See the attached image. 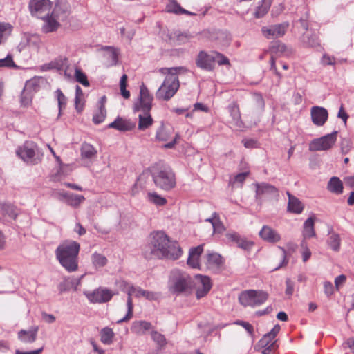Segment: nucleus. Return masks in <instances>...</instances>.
<instances>
[{"mask_svg": "<svg viewBox=\"0 0 354 354\" xmlns=\"http://www.w3.org/2000/svg\"><path fill=\"white\" fill-rule=\"evenodd\" d=\"M341 151L343 154H347L351 149V141L349 138H342L341 143Z\"/></svg>", "mask_w": 354, "mask_h": 354, "instance_id": "nucleus-56", "label": "nucleus"}, {"mask_svg": "<svg viewBox=\"0 0 354 354\" xmlns=\"http://www.w3.org/2000/svg\"><path fill=\"white\" fill-rule=\"evenodd\" d=\"M338 131H334L319 138L314 139L309 145L310 151H326L330 149L337 140Z\"/></svg>", "mask_w": 354, "mask_h": 354, "instance_id": "nucleus-9", "label": "nucleus"}, {"mask_svg": "<svg viewBox=\"0 0 354 354\" xmlns=\"http://www.w3.org/2000/svg\"><path fill=\"white\" fill-rule=\"evenodd\" d=\"M196 278L199 279L201 283V287H198L196 292V297L199 299L209 292L212 288V283L210 278L207 276L196 274Z\"/></svg>", "mask_w": 354, "mask_h": 354, "instance_id": "nucleus-22", "label": "nucleus"}, {"mask_svg": "<svg viewBox=\"0 0 354 354\" xmlns=\"http://www.w3.org/2000/svg\"><path fill=\"white\" fill-rule=\"evenodd\" d=\"M192 37V35L187 32H180L179 31H174L169 35V39L178 45L188 42Z\"/></svg>", "mask_w": 354, "mask_h": 354, "instance_id": "nucleus-29", "label": "nucleus"}, {"mask_svg": "<svg viewBox=\"0 0 354 354\" xmlns=\"http://www.w3.org/2000/svg\"><path fill=\"white\" fill-rule=\"evenodd\" d=\"M289 26L290 24L288 21H283L281 24L263 26L261 31L266 39L279 38L283 37L286 33Z\"/></svg>", "mask_w": 354, "mask_h": 354, "instance_id": "nucleus-11", "label": "nucleus"}, {"mask_svg": "<svg viewBox=\"0 0 354 354\" xmlns=\"http://www.w3.org/2000/svg\"><path fill=\"white\" fill-rule=\"evenodd\" d=\"M169 135L166 131L163 124H162L157 130L156 133V138L160 141L167 140Z\"/></svg>", "mask_w": 354, "mask_h": 354, "instance_id": "nucleus-54", "label": "nucleus"}, {"mask_svg": "<svg viewBox=\"0 0 354 354\" xmlns=\"http://www.w3.org/2000/svg\"><path fill=\"white\" fill-rule=\"evenodd\" d=\"M182 7L176 0H171L169 5L167 6V12L179 15Z\"/></svg>", "mask_w": 354, "mask_h": 354, "instance_id": "nucleus-53", "label": "nucleus"}, {"mask_svg": "<svg viewBox=\"0 0 354 354\" xmlns=\"http://www.w3.org/2000/svg\"><path fill=\"white\" fill-rule=\"evenodd\" d=\"M52 7L50 0H30L28 8L32 16L41 19L43 13L49 12Z\"/></svg>", "mask_w": 354, "mask_h": 354, "instance_id": "nucleus-12", "label": "nucleus"}, {"mask_svg": "<svg viewBox=\"0 0 354 354\" xmlns=\"http://www.w3.org/2000/svg\"><path fill=\"white\" fill-rule=\"evenodd\" d=\"M192 283V279L188 274L178 269L173 270L170 272L168 281L169 291L173 295H179L190 290Z\"/></svg>", "mask_w": 354, "mask_h": 354, "instance_id": "nucleus-4", "label": "nucleus"}, {"mask_svg": "<svg viewBox=\"0 0 354 354\" xmlns=\"http://www.w3.org/2000/svg\"><path fill=\"white\" fill-rule=\"evenodd\" d=\"M80 245L75 241H67L57 246L55 256L60 265L68 272H73L78 268V254Z\"/></svg>", "mask_w": 354, "mask_h": 354, "instance_id": "nucleus-2", "label": "nucleus"}, {"mask_svg": "<svg viewBox=\"0 0 354 354\" xmlns=\"http://www.w3.org/2000/svg\"><path fill=\"white\" fill-rule=\"evenodd\" d=\"M259 235L263 240L270 243H276L281 239L277 230L268 225H263L259 231Z\"/></svg>", "mask_w": 354, "mask_h": 354, "instance_id": "nucleus-21", "label": "nucleus"}, {"mask_svg": "<svg viewBox=\"0 0 354 354\" xmlns=\"http://www.w3.org/2000/svg\"><path fill=\"white\" fill-rule=\"evenodd\" d=\"M147 198L150 202L159 206H163L167 202L165 198L162 197L156 192H149L147 194Z\"/></svg>", "mask_w": 354, "mask_h": 354, "instance_id": "nucleus-44", "label": "nucleus"}, {"mask_svg": "<svg viewBox=\"0 0 354 354\" xmlns=\"http://www.w3.org/2000/svg\"><path fill=\"white\" fill-rule=\"evenodd\" d=\"M249 175V172L245 171L236 174L234 177V183H239L241 185L245 180L246 177Z\"/></svg>", "mask_w": 354, "mask_h": 354, "instance_id": "nucleus-64", "label": "nucleus"}, {"mask_svg": "<svg viewBox=\"0 0 354 354\" xmlns=\"http://www.w3.org/2000/svg\"><path fill=\"white\" fill-rule=\"evenodd\" d=\"M213 57L214 59V64L216 62L220 66L230 64L229 59L219 52L213 51Z\"/></svg>", "mask_w": 354, "mask_h": 354, "instance_id": "nucleus-51", "label": "nucleus"}, {"mask_svg": "<svg viewBox=\"0 0 354 354\" xmlns=\"http://www.w3.org/2000/svg\"><path fill=\"white\" fill-rule=\"evenodd\" d=\"M327 189L335 194H342L344 186L342 180L337 176L330 178L327 184Z\"/></svg>", "mask_w": 354, "mask_h": 354, "instance_id": "nucleus-28", "label": "nucleus"}, {"mask_svg": "<svg viewBox=\"0 0 354 354\" xmlns=\"http://www.w3.org/2000/svg\"><path fill=\"white\" fill-rule=\"evenodd\" d=\"M302 42L306 46H316L319 45L318 37L315 33L304 34L302 36Z\"/></svg>", "mask_w": 354, "mask_h": 354, "instance_id": "nucleus-41", "label": "nucleus"}, {"mask_svg": "<svg viewBox=\"0 0 354 354\" xmlns=\"http://www.w3.org/2000/svg\"><path fill=\"white\" fill-rule=\"evenodd\" d=\"M38 330V326H33L28 330L22 329L17 333V337L24 343H33L37 339Z\"/></svg>", "mask_w": 354, "mask_h": 354, "instance_id": "nucleus-24", "label": "nucleus"}, {"mask_svg": "<svg viewBox=\"0 0 354 354\" xmlns=\"http://www.w3.org/2000/svg\"><path fill=\"white\" fill-rule=\"evenodd\" d=\"M114 335L115 334L111 328H103L100 331V340L103 344L109 345L113 342Z\"/></svg>", "mask_w": 354, "mask_h": 354, "instance_id": "nucleus-37", "label": "nucleus"}, {"mask_svg": "<svg viewBox=\"0 0 354 354\" xmlns=\"http://www.w3.org/2000/svg\"><path fill=\"white\" fill-rule=\"evenodd\" d=\"M42 80L41 77H35L28 81H26L24 86L25 91H28V93L34 94L39 91L40 83Z\"/></svg>", "mask_w": 354, "mask_h": 354, "instance_id": "nucleus-31", "label": "nucleus"}, {"mask_svg": "<svg viewBox=\"0 0 354 354\" xmlns=\"http://www.w3.org/2000/svg\"><path fill=\"white\" fill-rule=\"evenodd\" d=\"M286 50V46L281 41L277 40L271 43L270 46V50L272 53L282 54Z\"/></svg>", "mask_w": 354, "mask_h": 354, "instance_id": "nucleus-46", "label": "nucleus"}, {"mask_svg": "<svg viewBox=\"0 0 354 354\" xmlns=\"http://www.w3.org/2000/svg\"><path fill=\"white\" fill-rule=\"evenodd\" d=\"M84 295L91 304H103L109 301L118 294L106 288L99 287L93 291H84Z\"/></svg>", "mask_w": 354, "mask_h": 354, "instance_id": "nucleus-8", "label": "nucleus"}, {"mask_svg": "<svg viewBox=\"0 0 354 354\" xmlns=\"http://www.w3.org/2000/svg\"><path fill=\"white\" fill-rule=\"evenodd\" d=\"M77 284H78V281H75V280H74V279L70 280L68 279H64L57 286V289L59 290V293L60 295H62V293H64L65 292L69 291L73 287H74V289L76 290V286Z\"/></svg>", "mask_w": 354, "mask_h": 354, "instance_id": "nucleus-35", "label": "nucleus"}, {"mask_svg": "<svg viewBox=\"0 0 354 354\" xmlns=\"http://www.w3.org/2000/svg\"><path fill=\"white\" fill-rule=\"evenodd\" d=\"M228 111L232 117L233 124L238 128L243 127V122L241 120L239 106L236 103H232L228 106Z\"/></svg>", "mask_w": 354, "mask_h": 354, "instance_id": "nucleus-27", "label": "nucleus"}, {"mask_svg": "<svg viewBox=\"0 0 354 354\" xmlns=\"http://www.w3.org/2000/svg\"><path fill=\"white\" fill-rule=\"evenodd\" d=\"M102 49L107 51L105 56L111 60V66H115L118 62V53L116 49L112 46H104Z\"/></svg>", "mask_w": 354, "mask_h": 354, "instance_id": "nucleus-43", "label": "nucleus"}, {"mask_svg": "<svg viewBox=\"0 0 354 354\" xmlns=\"http://www.w3.org/2000/svg\"><path fill=\"white\" fill-rule=\"evenodd\" d=\"M227 239L236 244L237 247L242 250L250 252L253 248L254 243L242 237L236 232L226 234Z\"/></svg>", "mask_w": 354, "mask_h": 354, "instance_id": "nucleus-20", "label": "nucleus"}, {"mask_svg": "<svg viewBox=\"0 0 354 354\" xmlns=\"http://www.w3.org/2000/svg\"><path fill=\"white\" fill-rule=\"evenodd\" d=\"M151 335L152 339L159 346L160 348H162L167 344V339L165 337L158 331H151Z\"/></svg>", "mask_w": 354, "mask_h": 354, "instance_id": "nucleus-50", "label": "nucleus"}, {"mask_svg": "<svg viewBox=\"0 0 354 354\" xmlns=\"http://www.w3.org/2000/svg\"><path fill=\"white\" fill-rule=\"evenodd\" d=\"M57 198L75 208L79 207L80 205L85 200L84 196L82 195H78L64 191L57 193Z\"/></svg>", "mask_w": 354, "mask_h": 354, "instance_id": "nucleus-15", "label": "nucleus"}, {"mask_svg": "<svg viewBox=\"0 0 354 354\" xmlns=\"http://www.w3.org/2000/svg\"><path fill=\"white\" fill-rule=\"evenodd\" d=\"M261 347L263 348L262 354H272L273 351L278 348V344L277 341H274L272 344Z\"/></svg>", "mask_w": 354, "mask_h": 354, "instance_id": "nucleus-60", "label": "nucleus"}, {"mask_svg": "<svg viewBox=\"0 0 354 354\" xmlns=\"http://www.w3.org/2000/svg\"><path fill=\"white\" fill-rule=\"evenodd\" d=\"M272 0H263V3L259 6L254 13L255 18L264 17L268 12Z\"/></svg>", "mask_w": 354, "mask_h": 354, "instance_id": "nucleus-38", "label": "nucleus"}, {"mask_svg": "<svg viewBox=\"0 0 354 354\" xmlns=\"http://www.w3.org/2000/svg\"><path fill=\"white\" fill-rule=\"evenodd\" d=\"M16 155L28 165L39 164L44 153L38 145L33 141H26L16 149Z\"/></svg>", "mask_w": 354, "mask_h": 354, "instance_id": "nucleus-5", "label": "nucleus"}, {"mask_svg": "<svg viewBox=\"0 0 354 354\" xmlns=\"http://www.w3.org/2000/svg\"><path fill=\"white\" fill-rule=\"evenodd\" d=\"M327 245L333 251L338 252L340 249L341 239L338 234L332 233L327 239Z\"/></svg>", "mask_w": 354, "mask_h": 354, "instance_id": "nucleus-39", "label": "nucleus"}, {"mask_svg": "<svg viewBox=\"0 0 354 354\" xmlns=\"http://www.w3.org/2000/svg\"><path fill=\"white\" fill-rule=\"evenodd\" d=\"M137 288L131 286L127 290V313L126 315L120 320L116 322L117 324H121L122 322H126L131 319L133 317V304L132 300V295L136 293Z\"/></svg>", "mask_w": 354, "mask_h": 354, "instance_id": "nucleus-23", "label": "nucleus"}, {"mask_svg": "<svg viewBox=\"0 0 354 354\" xmlns=\"http://www.w3.org/2000/svg\"><path fill=\"white\" fill-rule=\"evenodd\" d=\"M136 297H144L147 299L150 300V301L156 300L158 298L157 294L156 292L143 290L140 287L137 288Z\"/></svg>", "mask_w": 354, "mask_h": 354, "instance_id": "nucleus-48", "label": "nucleus"}, {"mask_svg": "<svg viewBox=\"0 0 354 354\" xmlns=\"http://www.w3.org/2000/svg\"><path fill=\"white\" fill-rule=\"evenodd\" d=\"M1 211L3 215L8 216L13 220H15L18 215L16 207L12 204H3L1 206Z\"/></svg>", "mask_w": 354, "mask_h": 354, "instance_id": "nucleus-40", "label": "nucleus"}, {"mask_svg": "<svg viewBox=\"0 0 354 354\" xmlns=\"http://www.w3.org/2000/svg\"><path fill=\"white\" fill-rule=\"evenodd\" d=\"M187 263L188 266H189L190 267H192L193 268H198V266H199L198 258H197L196 257L190 256V254H189V257H188V259L187 261Z\"/></svg>", "mask_w": 354, "mask_h": 354, "instance_id": "nucleus-63", "label": "nucleus"}, {"mask_svg": "<svg viewBox=\"0 0 354 354\" xmlns=\"http://www.w3.org/2000/svg\"><path fill=\"white\" fill-rule=\"evenodd\" d=\"M153 100V96L151 95L144 84L140 86V94L138 99V102L134 104L133 111H142V112H150L152 109V102Z\"/></svg>", "mask_w": 354, "mask_h": 354, "instance_id": "nucleus-10", "label": "nucleus"}, {"mask_svg": "<svg viewBox=\"0 0 354 354\" xmlns=\"http://www.w3.org/2000/svg\"><path fill=\"white\" fill-rule=\"evenodd\" d=\"M151 174L155 185L161 189L169 191L176 186V176L169 165L156 164L151 169Z\"/></svg>", "mask_w": 354, "mask_h": 354, "instance_id": "nucleus-3", "label": "nucleus"}, {"mask_svg": "<svg viewBox=\"0 0 354 354\" xmlns=\"http://www.w3.org/2000/svg\"><path fill=\"white\" fill-rule=\"evenodd\" d=\"M151 328V324L144 320L134 321L131 326V332L138 335H145L147 331H149Z\"/></svg>", "mask_w": 354, "mask_h": 354, "instance_id": "nucleus-26", "label": "nucleus"}, {"mask_svg": "<svg viewBox=\"0 0 354 354\" xmlns=\"http://www.w3.org/2000/svg\"><path fill=\"white\" fill-rule=\"evenodd\" d=\"M33 94L28 93V91H25V89H23V91L21 95V102L23 105L27 106L28 105L32 98Z\"/></svg>", "mask_w": 354, "mask_h": 354, "instance_id": "nucleus-58", "label": "nucleus"}, {"mask_svg": "<svg viewBox=\"0 0 354 354\" xmlns=\"http://www.w3.org/2000/svg\"><path fill=\"white\" fill-rule=\"evenodd\" d=\"M107 127L124 132L133 130L136 127V122L118 116L113 122L108 124Z\"/></svg>", "mask_w": 354, "mask_h": 354, "instance_id": "nucleus-19", "label": "nucleus"}, {"mask_svg": "<svg viewBox=\"0 0 354 354\" xmlns=\"http://www.w3.org/2000/svg\"><path fill=\"white\" fill-rule=\"evenodd\" d=\"M312 122L318 127L323 126L328 120V111L322 106H315L310 111Z\"/></svg>", "mask_w": 354, "mask_h": 354, "instance_id": "nucleus-18", "label": "nucleus"}, {"mask_svg": "<svg viewBox=\"0 0 354 354\" xmlns=\"http://www.w3.org/2000/svg\"><path fill=\"white\" fill-rule=\"evenodd\" d=\"M75 80L84 86H89L90 83L88 80L87 76L80 68H76L75 70Z\"/></svg>", "mask_w": 354, "mask_h": 354, "instance_id": "nucleus-47", "label": "nucleus"}, {"mask_svg": "<svg viewBox=\"0 0 354 354\" xmlns=\"http://www.w3.org/2000/svg\"><path fill=\"white\" fill-rule=\"evenodd\" d=\"M1 67L19 68V66L13 61L12 55L10 54H8L3 59H0V68Z\"/></svg>", "mask_w": 354, "mask_h": 354, "instance_id": "nucleus-49", "label": "nucleus"}, {"mask_svg": "<svg viewBox=\"0 0 354 354\" xmlns=\"http://www.w3.org/2000/svg\"><path fill=\"white\" fill-rule=\"evenodd\" d=\"M187 71L186 68L183 66L171 67V68H160L159 72L167 76H177L178 74L184 73Z\"/></svg>", "mask_w": 354, "mask_h": 354, "instance_id": "nucleus-42", "label": "nucleus"}, {"mask_svg": "<svg viewBox=\"0 0 354 354\" xmlns=\"http://www.w3.org/2000/svg\"><path fill=\"white\" fill-rule=\"evenodd\" d=\"M180 82L177 76H166L165 80L157 90V100L169 101L178 91Z\"/></svg>", "mask_w": 354, "mask_h": 354, "instance_id": "nucleus-6", "label": "nucleus"}, {"mask_svg": "<svg viewBox=\"0 0 354 354\" xmlns=\"http://www.w3.org/2000/svg\"><path fill=\"white\" fill-rule=\"evenodd\" d=\"M12 26L9 23L0 22V44H4L11 35Z\"/></svg>", "mask_w": 354, "mask_h": 354, "instance_id": "nucleus-36", "label": "nucleus"}, {"mask_svg": "<svg viewBox=\"0 0 354 354\" xmlns=\"http://www.w3.org/2000/svg\"><path fill=\"white\" fill-rule=\"evenodd\" d=\"M144 115L140 114L138 115V129L145 130L152 125L153 120L150 115V112H143Z\"/></svg>", "mask_w": 354, "mask_h": 354, "instance_id": "nucleus-34", "label": "nucleus"}, {"mask_svg": "<svg viewBox=\"0 0 354 354\" xmlns=\"http://www.w3.org/2000/svg\"><path fill=\"white\" fill-rule=\"evenodd\" d=\"M80 150L82 159H92L96 157L97 150L89 143L84 142Z\"/></svg>", "mask_w": 354, "mask_h": 354, "instance_id": "nucleus-33", "label": "nucleus"}, {"mask_svg": "<svg viewBox=\"0 0 354 354\" xmlns=\"http://www.w3.org/2000/svg\"><path fill=\"white\" fill-rule=\"evenodd\" d=\"M256 187V196L257 198H262L263 196L267 197H276L279 196V191L277 187L267 183H257Z\"/></svg>", "mask_w": 354, "mask_h": 354, "instance_id": "nucleus-16", "label": "nucleus"}, {"mask_svg": "<svg viewBox=\"0 0 354 354\" xmlns=\"http://www.w3.org/2000/svg\"><path fill=\"white\" fill-rule=\"evenodd\" d=\"M50 13L60 22H64L71 14V6L66 0H57Z\"/></svg>", "mask_w": 354, "mask_h": 354, "instance_id": "nucleus-13", "label": "nucleus"}, {"mask_svg": "<svg viewBox=\"0 0 354 354\" xmlns=\"http://www.w3.org/2000/svg\"><path fill=\"white\" fill-rule=\"evenodd\" d=\"M182 250L176 241H171L162 231L153 232L150 235V241L143 249L145 259L153 257L158 259H178L182 254Z\"/></svg>", "mask_w": 354, "mask_h": 354, "instance_id": "nucleus-1", "label": "nucleus"}, {"mask_svg": "<svg viewBox=\"0 0 354 354\" xmlns=\"http://www.w3.org/2000/svg\"><path fill=\"white\" fill-rule=\"evenodd\" d=\"M106 116V110H103L102 109L98 108V111L93 114V122L95 124H99L102 123Z\"/></svg>", "mask_w": 354, "mask_h": 354, "instance_id": "nucleus-52", "label": "nucleus"}, {"mask_svg": "<svg viewBox=\"0 0 354 354\" xmlns=\"http://www.w3.org/2000/svg\"><path fill=\"white\" fill-rule=\"evenodd\" d=\"M207 267L209 269L218 268L223 263V257L218 253H209L207 255Z\"/></svg>", "mask_w": 354, "mask_h": 354, "instance_id": "nucleus-30", "label": "nucleus"}, {"mask_svg": "<svg viewBox=\"0 0 354 354\" xmlns=\"http://www.w3.org/2000/svg\"><path fill=\"white\" fill-rule=\"evenodd\" d=\"M268 298V294L261 290H247L239 295V301L243 306L256 307L263 304Z\"/></svg>", "mask_w": 354, "mask_h": 354, "instance_id": "nucleus-7", "label": "nucleus"}, {"mask_svg": "<svg viewBox=\"0 0 354 354\" xmlns=\"http://www.w3.org/2000/svg\"><path fill=\"white\" fill-rule=\"evenodd\" d=\"M314 222L315 220L312 217H309L306 220L304 223V230L302 232V234L304 239H309L314 237L315 236V232L314 229Z\"/></svg>", "mask_w": 354, "mask_h": 354, "instance_id": "nucleus-32", "label": "nucleus"}, {"mask_svg": "<svg viewBox=\"0 0 354 354\" xmlns=\"http://www.w3.org/2000/svg\"><path fill=\"white\" fill-rule=\"evenodd\" d=\"M92 261L95 267L102 268L106 265L107 259L103 254L95 252L92 255Z\"/></svg>", "mask_w": 354, "mask_h": 354, "instance_id": "nucleus-45", "label": "nucleus"}, {"mask_svg": "<svg viewBox=\"0 0 354 354\" xmlns=\"http://www.w3.org/2000/svg\"><path fill=\"white\" fill-rule=\"evenodd\" d=\"M203 251V245H198L196 247H194L190 248L189 254L190 256L196 257L197 258L202 254Z\"/></svg>", "mask_w": 354, "mask_h": 354, "instance_id": "nucleus-62", "label": "nucleus"}, {"mask_svg": "<svg viewBox=\"0 0 354 354\" xmlns=\"http://www.w3.org/2000/svg\"><path fill=\"white\" fill-rule=\"evenodd\" d=\"M287 195L288 197V203L287 206L288 211L289 212L297 214H301L304 208V206L301 201L296 196L292 195L288 192H287Z\"/></svg>", "mask_w": 354, "mask_h": 354, "instance_id": "nucleus-25", "label": "nucleus"}, {"mask_svg": "<svg viewBox=\"0 0 354 354\" xmlns=\"http://www.w3.org/2000/svg\"><path fill=\"white\" fill-rule=\"evenodd\" d=\"M44 24L41 27V31L44 33H50L56 32L61 26V22L50 12L41 17Z\"/></svg>", "mask_w": 354, "mask_h": 354, "instance_id": "nucleus-17", "label": "nucleus"}, {"mask_svg": "<svg viewBox=\"0 0 354 354\" xmlns=\"http://www.w3.org/2000/svg\"><path fill=\"white\" fill-rule=\"evenodd\" d=\"M280 330H281L280 326L279 324H276L270 332L267 333L266 334H265L263 335V337L261 338V342L263 344V342H265V340L266 339V338H268L269 337H276V336L279 333Z\"/></svg>", "mask_w": 354, "mask_h": 354, "instance_id": "nucleus-57", "label": "nucleus"}, {"mask_svg": "<svg viewBox=\"0 0 354 354\" xmlns=\"http://www.w3.org/2000/svg\"><path fill=\"white\" fill-rule=\"evenodd\" d=\"M235 324L241 326L243 327L247 332L250 335H253L254 333V328L252 324H250L249 322L243 321V320H236L234 322Z\"/></svg>", "mask_w": 354, "mask_h": 354, "instance_id": "nucleus-59", "label": "nucleus"}, {"mask_svg": "<svg viewBox=\"0 0 354 354\" xmlns=\"http://www.w3.org/2000/svg\"><path fill=\"white\" fill-rule=\"evenodd\" d=\"M195 63L196 66L202 70L212 71L215 68L213 51L210 54L203 50L200 51L196 58Z\"/></svg>", "mask_w": 354, "mask_h": 354, "instance_id": "nucleus-14", "label": "nucleus"}, {"mask_svg": "<svg viewBox=\"0 0 354 354\" xmlns=\"http://www.w3.org/2000/svg\"><path fill=\"white\" fill-rule=\"evenodd\" d=\"M286 291L285 293L288 296H292L294 292V282L290 279L288 278L286 280Z\"/></svg>", "mask_w": 354, "mask_h": 354, "instance_id": "nucleus-61", "label": "nucleus"}, {"mask_svg": "<svg viewBox=\"0 0 354 354\" xmlns=\"http://www.w3.org/2000/svg\"><path fill=\"white\" fill-rule=\"evenodd\" d=\"M309 11L307 9H305L304 15L299 19V22L300 23L301 26L307 31L308 30V19H309Z\"/></svg>", "mask_w": 354, "mask_h": 354, "instance_id": "nucleus-55", "label": "nucleus"}]
</instances>
